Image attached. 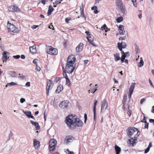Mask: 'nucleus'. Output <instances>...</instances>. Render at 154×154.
<instances>
[{"mask_svg":"<svg viewBox=\"0 0 154 154\" xmlns=\"http://www.w3.org/2000/svg\"><path fill=\"white\" fill-rule=\"evenodd\" d=\"M149 83L150 84V85L151 86H152V87L154 88V86L152 84V81H151V80L149 79Z\"/></svg>","mask_w":154,"mask_h":154,"instance_id":"obj_57","label":"nucleus"},{"mask_svg":"<svg viewBox=\"0 0 154 154\" xmlns=\"http://www.w3.org/2000/svg\"><path fill=\"white\" fill-rule=\"evenodd\" d=\"M144 128H145L148 129L149 124L147 122L146 120L145 121Z\"/></svg>","mask_w":154,"mask_h":154,"instance_id":"obj_42","label":"nucleus"},{"mask_svg":"<svg viewBox=\"0 0 154 154\" xmlns=\"http://www.w3.org/2000/svg\"><path fill=\"white\" fill-rule=\"evenodd\" d=\"M92 85V84H91L90 85V86L91 87L90 90L88 91V92L91 91V92L94 93L95 92L97 91V88H95V87L92 88H91V85Z\"/></svg>","mask_w":154,"mask_h":154,"instance_id":"obj_24","label":"nucleus"},{"mask_svg":"<svg viewBox=\"0 0 154 154\" xmlns=\"http://www.w3.org/2000/svg\"><path fill=\"white\" fill-rule=\"evenodd\" d=\"M11 75L12 77H15L16 74L14 71H12L11 72Z\"/></svg>","mask_w":154,"mask_h":154,"instance_id":"obj_37","label":"nucleus"},{"mask_svg":"<svg viewBox=\"0 0 154 154\" xmlns=\"http://www.w3.org/2000/svg\"><path fill=\"white\" fill-rule=\"evenodd\" d=\"M55 148V145H52V146H51V145H49V149L50 151L52 152L54 150Z\"/></svg>","mask_w":154,"mask_h":154,"instance_id":"obj_26","label":"nucleus"},{"mask_svg":"<svg viewBox=\"0 0 154 154\" xmlns=\"http://www.w3.org/2000/svg\"><path fill=\"white\" fill-rule=\"evenodd\" d=\"M74 69V67L73 66L66 65V69L67 73L69 74L72 73Z\"/></svg>","mask_w":154,"mask_h":154,"instance_id":"obj_9","label":"nucleus"},{"mask_svg":"<svg viewBox=\"0 0 154 154\" xmlns=\"http://www.w3.org/2000/svg\"><path fill=\"white\" fill-rule=\"evenodd\" d=\"M33 146L35 149H38L40 147V145H34Z\"/></svg>","mask_w":154,"mask_h":154,"instance_id":"obj_49","label":"nucleus"},{"mask_svg":"<svg viewBox=\"0 0 154 154\" xmlns=\"http://www.w3.org/2000/svg\"><path fill=\"white\" fill-rule=\"evenodd\" d=\"M7 27L10 31L14 33L17 32L19 31V29L17 27H15L13 24L10 23L9 21L8 22Z\"/></svg>","mask_w":154,"mask_h":154,"instance_id":"obj_5","label":"nucleus"},{"mask_svg":"<svg viewBox=\"0 0 154 154\" xmlns=\"http://www.w3.org/2000/svg\"><path fill=\"white\" fill-rule=\"evenodd\" d=\"M66 150L68 151V154H74L73 152L69 151L68 149H67Z\"/></svg>","mask_w":154,"mask_h":154,"instance_id":"obj_64","label":"nucleus"},{"mask_svg":"<svg viewBox=\"0 0 154 154\" xmlns=\"http://www.w3.org/2000/svg\"><path fill=\"white\" fill-rule=\"evenodd\" d=\"M114 60L115 61H117L120 60L121 58L119 57V54L118 53H115L114 55Z\"/></svg>","mask_w":154,"mask_h":154,"instance_id":"obj_21","label":"nucleus"},{"mask_svg":"<svg viewBox=\"0 0 154 154\" xmlns=\"http://www.w3.org/2000/svg\"><path fill=\"white\" fill-rule=\"evenodd\" d=\"M115 149L116 151V154H119L121 151V149L120 147L117 145H115Z\"/></svg>","mask_w":154,"mask_h":154,"instance_id":"obj_22","label":"nucleus"},{"mask_svg":"<svg viewBox=\"0 0 154 154\" xmlns=\"http://www.w3.org/2000/svg\"><path fill=\"white\" fill-rule=\"evenodd\" d=\"M63 86L62 85H59L56 90V92L58 94L59 93L63 90Z\"/></svg>","mask_w":154,"mask_h":154,"instance_id":"obj_18","label":"nucleus"},{"mask_svg":"<svg viewBox=\"0 0 154 154\" xmlns=\"http://www.w3.org/2000/svg\"><path fill=\"white\" fill-rule=\"evenodd\" d=\"M70 19L69 18H66L65 19V21L66 23H69V21L70 20Z\"/></svg>","mask_w":154,"mask_h":154,"instance_id":"obj_58","label":"nucleus"},{"mask_svg":"<svg viewBox=\"0 0 154 154\" xmlns=\"http://www.w3.org/2000/svg\"><path fill=\"white\" fill-rule=\"evenodd\" d=\"M44 119H45V121L46 119V117H47V114H46L45 112H44Z\"/></svg>","mask_w":154,"mask_h":154,"instance_id":"obj_60","label":"nucleus"},{"mask_svg":"<svg viewBox=\"0 0 154 154\" xmlns=\"http://www.w3.org/2000/svg\"><path fill=\"white\" fill-rule=\"evenodd\" d=\"M54 8L53 7L50 5L49 7L48 10V15H50L51 14V13L53 11Z\"/></svg>","mask_w":154,"mask_h":154,"instance_id":"obj_23","label":"nucleus"},{"mask_svg":"<svg viewBox=\"0 0 154 154\" xmlns=\"http://www.w3.org/2000/svg\"><path fill=\"white\" fill-rule=\"evenodd\" d=\"M29 49L30 52L32 54H34L37 51L36 46L35 45L30 47Z\"/></svg>","mask_w":154,"mask_h":154,"instance_id":"obj_17","label":"nucleus"},{"mask_svg":"<svg viewBox=\"0 0 154 154\" xmlns=\"http://www.w3.org/2000/svg\"><path fill=\"white\" fill-rule=\"evenodd\" d=\"M126 57V55L125 54H123L122 55L121 58L125 59V57Z\"/></svg>","mask_w":154,"mask_h":154,"instance_id":"obj_56","label":"nucleus"},{"mask_svg":"<svg viewBox=\"0 0 154 154\" xmlns=\"http://www.w3.org/2000/svg\"><path fill=\"white\" fill-rule=\"evenodd\" d=\"M63 0H56L55 2V3L56 5H57L58 4H60Z\"/></svg>","mask_w":154,"mask_h":154,"instance_id":"obj_45","label":"nucleus"},{"mask_svg":"<svg viewBox=\"0 0 154 154\" xmlns=\"http://www.w3.org/2000/svg\"><path fill=\"white\" fill-rule=\"evenodd\" d=\"M26 85L27 86L29 87L30 86V83L29 82H27L26 84Z\"/></svg>","mask_w":154,"mask_h":154,"instance_id":"obj_62","label":"nucleus"},{"mask_svg":"<svg viewBox=\"0 0 154 154\" xmlns=\"http://www.w3.org/2000/svg\"><path fill=\"white\" fill-rule=\"evenodd\" d=\"M101 29L102 30H105L106 32H107L109 30V29L107 28L105 24H104L103 26H102Z\"/></svg>","mask_w":154,"mask_h":154,"instance_id":"obj_28","label":"nucleus"},{"mask_svg":"<svg viewBox=\"0 0 154 154\" xmlns=\"http://www.w3.org/2000/svg\"><path fill=\"white\" fill-rule=\"evenodd\" d=\"M85 33L87 35V39H88V38H91V34L89 33V32H88L87 31H86L85 32Z\"/></svg>","mask_w":154,"mask_h":154,"instance_id":"obj_44","label":"nucleus"},{"mask_svg":"<svg viewBox=\"0 0 154 154\" xmlns=\"http://www.w3.org/2000/svg\"><path fill=\"white\" fill-rule=\"evenodd\" d=\"M59 106L62 109H68L71 107V104L68 100H64L60 102Z\"/></svg>","mask_w":154,"mask_h":154,"instance_id":"obj_4","label":"nucleus"},{"mask_svg":"<svg viewBox=\"0 0 154 154\" xmlns=\"http://www.w3.org/2000/svg\"><path fill=\"white\" fill-rule=\"evenodd\" d=\"M116 5L119 8H121L123 6V3L121 0H117Z\"/></svg>","mask_w":154,"mask_h":154,"instance_id":"obj_19","label":"nucleus"},{"mask_svg":"<svg viewBox=\"0 0 154 154\" xmlns=\"http://www.w3.org/2000/svg\"><path fill=\"white\" fill-rule=\"evenodd\" d=\"M83 44L80 43L76 48V52L79 53L81 52L83 50Z\"/></svg>","mask_w":154,"mask_h":154,"instance_id":"obj_12","label":"nucleus"},{"mask_svg":"<svg viewBox=\"0 0 154 154\" xmlns=\"http://www.w3.org/2000/svg\"><path fill=\"white\" fill-rule=\"evenodd\" d=\"M123 20V17H118L116 19V21L118 23H120Z\"/></svg>","mask_w":154,"mask_h":154,"instance_id":"obj_34","label":"nucleus"},{"mask_svg":"<svg viewBox=\"0 0 154 154\" xmlns=\"http://www.w3.org/2000/svg\"><path fill=\"white\" fill-rule=\"evenodd\" d=\"M23 112L26 115V116L29 118V117L30 115L31 114V112L29 111H24V110H23Z\"/></svg>","mask_w":154,"mask_h":154,"instance_id":"obj_30","label":"nucleus"},{"mask_svg":"<svg viewBox=\"0 0 154 154\" xmlns=\"http://www.w3.org/2000/svg\"><path fill=\"white\" fill-rule=\"evenodd\" d=\"M17 85V84L16 83L13 82H11L10 83H7V84L6 85L5 87H7L9 86H11Z\"/></svg>","mask_w":154,"mask_h":154,"instance_id":"obj_27","label":"nucleus"},{"mask_svg":"<svg viewBox=\"0 0 154 154\" xmlns=\"http://www.w3.org/2000/svg\"><path fill=\"white\" fill-rule=\"evenodd\" d=\"M81 17H84L85 20H86V18L84 15V12H81Z\"/></svg>","mask_w":154,"mask_h":154,"instance_id":"obj_50","label":"nucleus"},{"mask_svg":"<svg viewBox=\"0 0 154 154\" xmlns=\"http://www.w3.org/2000/svg\"><path fill=\"white\" fill-rule=\"evenodd\" d=\"M20 55H17L14 56L13 57L14 59H18L20 58Z\"/></svg>","mask_w":154,"mask_h":154,"instance_id":"obj_48","label":"nucleus"},{"mask_svg":"<svg viewBox=\"0 0 154 154\" xmlns=\"http://www.w3.org/2000/svg\"><path fill=\"white\" fill-rule=\"evenodd\" d=\"M45 50L47 54L50 55H56L57 54V49L50 46L47 47Z\"/></svg>","mask_w":154,"mask_h":154,"instance_id":"obj_3","label":"nucleus"},{"mask_svg":"<svg viewBox=\"0 0 154 154\" xmlns=\"http://www.w3.org/2000/svg\"><path fill=\"white\" fill-rule=\"evenodd\" d=\"M144 62L142 59V57L140 58V61L139 63V64L138 65V66L139 67H141L143 66V65Z\"/></svg>","mask_w":154,"mask_h":154,"instance_id":"obj_33","label":"nucleus"},{"mask_svg":"<svg viewBox=\"0 0 154 154\" xmlns=\"http://www.w3.org/2000/svg\"><path fill=\"white\" fill-rule=\"evenodd\" d=\"M135 51L136 54H137L140 51L139 46L136 44H135Z\"/></svg>","mask_w":154,"mask_h":154,"instance_id":"obj_31","label":"nucleus"},{"mask_svg":"<svg viewBox=\"0 0 154 154\" xmlns=\"http://www.w3.org/2000/svg\"><path fill=\"white\" fill-rule=\"evenodd\" d=\"M66 71H64L63 72V76L65 78H66L67 77H68V76L66 75Z\"/></svg>","mask_w":154,"mask_h":154,"instance_id":"obj_46","label":"nucleus"},{"mask_svg":"<svg viewBox=\"0 0 154 154\" xmlns=\"http://www.w3.org/2000/svg\"><path fill=\"white\" fill-rule=\"evenodd\" d=\"M49 28L50 29H52L53 30H54V29L53 26L52 25H50L49 26Z\"/></svg>","mask_w":154,"mask_h":154,"instance_id":"obj_55","label":"nucleus"},{"mask_svg":"<svg viewBox=\"0 0 154 154\" xmlns=\"http://www.w3.org/2000/svg\"><path fill=\"white\" fill-rule=\"evenodd\" d=\"M127 96L126 95H124L123 99L122 100V104H123V108L125 109V105L127 102Z\"/></svg>","mask_w":154,"mask_h":154,"instance_id":"obj_20","label":"nucleus"},{"mask_svg":"<svg viewBox=\"0 0 154 154\" xmlns=\"http://www.w3.org/2000/svg\"><path fill=\"white\" fill-rule=\"evenodd\" d=\"M10 10L9 11L11 12H18L20 11V9L17 6L14 5H12L9 7Z\"/></svg>","mask_w":154,"mask_h":154,"instance_id":"obj_13","label":"nucleus"},{"mask_svg":"<svg viewBox=\"0 0 154 154\" xmlns=\"http://www.w3.org/2000/svg\"><path fill=\"white\" fill-rule=\"evenodd\" d=\"M152 145H149L148 147L145 150L144 153H147L149 151L150 148L152 146Z\"/></svg>","mask_w":154,"mask_h":154,"instance_id":"obj_36","label":"nucleus"},{"mask_svg":"<svg viewBox=\"0 0 154 154\" xmlns=\"http://www.w3.org/2000/svg\"><path fill=\"white\" fill-rule=\"evenodd\" d=\"M12 136H13V134L11 132V131L9 135V136L8 137L9 138L8 139V140H9L11 139L12 137Z\"/></svg>","mask_w":154,"mask_h":154,"instance_id":"obj_43","label":"nucleus"},{"mask_svg":"<svg viewBox=\"0 0 154 154\" xmlns=\"http://www.w3.org/2000/svg\"><path fill=\"white\" fill-rule=\"evenodd\" d=\"M40 142L38 141H37L36 140L34 139L33 144H40Z\"/></svg>","mask_w":154,"mask_h":154,"instance_id":"obj_41","label":"nucleus"},{"mask_svg":"<svg viewBox=\"0 0 154 154\" xmlns=\"http://www.w3.org/2000/svg\"><path fill=\"white\" fill-rule=\"evenodd\" d=\"M135 85V83H132L131 85L130 86V88L129 89V94L128 95V97L129 98V101L128 102V103L127 104L128 106V109H129V107L130 106V104H129V102H130V99L131 98V96L133 93L134 90V88Z\"/></svg>","mask_w":154,"mask_h":154,"instance_id":"obj_6","label":"nucleus"},{"mask_svg":"<svg viewBox=\"0 0 154 154\" xmlns=\"http://www.w3.org/2000/svg\"><path fill=\"white\" fill-rule=\"evenodd\" d=\"M65 122L69 128L71 129H75L76 126L82 127L83 124V122L77 118L76 116L72 115L67 116Z\"/></svg>","mask_w":154,"mask_h":154,"instance_id":"obj_2","label":"nucleus"},{"mask_svg":"<svg viewBox=\"0 0 154 154\" xmlns=\"http://www.w3.org/2000/svg\"><path fill=\"white\" fill-rule=\"evenodd\" d=\"M126 39V37L125 36L121 37L119 38V40L121 39L122 40H124Z\"/></svg>","mask_w":154,"mask_h":154,"instance_id":"obj_52","label":"nucleus"},{"mask_svg":"<svg viewBox=\"0 0 154 154\" xmlns=\"http://www.w3.org/2000/svg\"><path fill=\"white\" fill-rule=\"evenodd\" d=\"M35 70L37 71H40L41 70V68L39 66H37L35 68Z\"/></svg>","mask_w":154,"mask_h":154,"instance_id":"obj_53","label":"nucleus"},{"mask_svg":"<svg viewBox=\"0 0 154 154\" xmlns=\"http://www.w3.org/2000/svg\"><path fill=\"white\" fill-rule=\"evenodd\" d=\"M101 103V112L103 113L105 112L108 106L106 100L104 99Z\"/></svg>","mask_w":154,"mask_h":154,"instance_id":"obj_8","label":"nucleus"},{"mask_svg":"<svg viewBox=\"0 0 154 154\" xmlns=\"http://www.w3.org/2000/svg\"><path fill=\"white\" fill-rule=\"evenodd\" d=\"M84 118L85 119L84 123H85L86 122V121L87 119V115L85 113L84 114Z\"/></svg>","mask_w":154,"mask_h":154,"instance_id":"obj_47","label":"nucleus"},{"mask_svg":"<svg viewBox=\"0 0 154 154\" xmlns=\"http://www.w3.org/2000/svg\"><path fill=\"white\" fill-rule=\"evenodd\" d=\"M118 47L120 51L122 50V49L123 48V47L121 46L122 45L120 43H118L117 44Z\"/></svg>","mask_w":154,"mask_h":154,"instance_id":"obj_35","label":"nucleus"},{"mask_svg":"<svg viewBox=\"0 0 154 154\" xmlns=\"http://www.w3.org/2000/svg\"><path fill=\"white\" fill-rule=\"evenodd\" d=\"M25 99L24 98H21L20 99V102L21 103H23V102H25Z\"/></svg>","mask_w":154,"mask_h":154,"instance_id":"obj_51","label":"nucleus"},{"mask_svg":"<svg viewBox=\"0 0 154 154\" xmlns=\"http://www.w3.org/2000/svg\"><path fill=\"white\" fill-rule=\"evenodd\" d=\"M145 101V99H144L143 98L141 99L140 101V103L142 104Z\"/></svg>","mask_w":154,"mask_h":154,"instance_id":"obj_59","label":"nucleus"},{"mask_svg":"<svg viewBox=\"0 0 154 154\" xmlns=\"http://www.w3.org/2000/svg\"><path fill=\"white\" fill-rule=\"evenodd\" d=\"M9 53L6 51H4L2 53L3 56L2 59L3 62L6 61V60L9 58V57H8L9 55Z\"/></svg>","mask_w":154,"mask_h":154,"instance_id":"obj_10","label":"nucleus"},{"mask_svg":"<svg viewBox=\"0 0 154 154\" xmlns=\"http://www.w3.org/2000/svg\"><path fill=\"white\" fill-rule=\"evenodd\" d=\"M49 82H48L47 86L46 87V92L47 96L48 95L49 90L51 89L52 88H51V81L50 80H48Z\"/></svg>","mask_w":154,"mask_h":154,"instance_id":"obj_16","label":"nucleus"},{"mask_svg":"<svg viewBox=\"0 0 154 154\" xmlns=\"http://www.w3.org/2000/svg\"><path fill=\"white\" fill-rule=\"evenodd\" d=\"M94 105L93 106V112L94 114V121H96V106L97 103V102L96 100H94Z\"/></svg>","mask_w":154,"mask_h":154,"instance_id":"obj_11","label":"nucleus"},{"mask_svg":"<svg viewBox=\"0 0 154 154\" xmlns=\"http://www.w3.org/2000/svg\"><path fill=\"white\" fill-rule=\"evenodd\" d=\"M91 9L92 10H95L96 9H97V7L96 6H94L91 8Z\"/></svg>","mask_w":154,"mask_h":154,"instance_id":"obj_61","label":"nucleus"},{"mask_svg":"<svg viewBox=\"0 0 154 154\" xmlns=\"http://www.w3.org/2000/svg\"><path fill=\"white\" fill-rule=\"evenodd\" d=\"M151 112L152 113H154V105L152 107V110Z\"/></svg>","mask_w":154,"mask_h":154,"instance_id":"obj_63","label":"nucleus"},{"mask_svg":"<svg viewBox=\"0 0 154 154\" xmlns=\"http://www.w3.org/2000/svg\"><path fill=\"white\" fill-rule=\"evenodd\" d=\"M88 41L89 42V43L91 45H92L94 46H96L93 43V40L90 39L89 38H88Z\"/></svg>","mask_w":154,"mask_h":154,"instance_id":"obj_40","label":"nucleus"},{"mask_svg":"<svg viewBox=\"0 0 154 154\" xmlns=\"http://www.w3.org/2000/svg\"><path fill=\"white\" fill-rule=\"evenodd\" d=\"M75 60V57L74 55L69 56L67 60L66 65L73 66V64Z\"/></svg>","mask_w":154,"mask_h":154,"instance_id":"obj_7","label":"nucleus"},{"mask_svg":"<svg viewBox=\"0 0 154 154\" xmlns=\"http://www.w3.org/2000/svg\"><path fill=\"white\" fill-rule=\"evenodd\" d=\"M33 125L35 126V129L36 130H39L40 128V126L39 125L38 123L37 122H36L35 124H34Z\"/></svg>","mask_w":154,"mask_h":154,"instance_id":"obj_32","label":"nucleus"},{"mask_svg":"<svg viewBox=\"0 0 154 154\" xmlns=\"http://www.w3.org/2000/svg\"><path fill=\"white\" fill-rule=\"evenodd\" d=\"M72 138H73V137L70 136H69L66 137L64 139L65 143L68 144L69 142H72L73 141Z\"/></svg>","mask_w":154,"mask_h":154,"instance_id":"obj_14","label":"nucleus"},{"mask_svg":"<svg viewBox=\"0 0 154 154\" xmlns=\"http://www.w3.org/2000/svg\"><path fill=\"white\" fill-rule=\"evenodd\" d=\"M57 141L54 139H51L49 142V144H57Z\"/></svg>","mask_w":154,"mask_h":154,"instance_id":"obj_25","label":"nucleus"},{"mask_svg":"<svg viewBox=\"0 0 154 154\" xmlns=\"http://www.w3.org/2000/svg\"><path fill=\"white\" fill-rule=\"evenodd\" d=\"M60 79V78H56L54 80V82H58Z\"/></svg>","mask_w":154,"mask_h":154,"instance_id":"obj_54","label":"nucleus"},{"mask_svg":"<svg viewBox=\"0 0 154 154\" xmlns=\"http://www.w3.org/2000/svg\"><path fill=\"white\" fill-rule=\"evenodd\" d=\"M127 135L130 139L127 141L128 144H134L137 143V138L140 134L139 130L134 127H129L126 130Z\"/></svg>","mask_w":154,"mask_h":154,"instance_id":"obj_1","label":"nucleus"},{"mask_svg":"<svg viewBox=\"0 0 154 154\" xmlns=\"http://www.w3.org/2000/svg\"><path fill=\"white\" fill-rule=\"evenodd\" d=\"M66 79V85H70V81L69 79L68 78V77H67L66 78H65Z\"/></svg>","mask_w":154,"mask_h":154,"instance_id":"obj_39","label":"nucleus"},{"mask_svg":"<svg viewBox=\"0 0 154 154\" xmlns=\"http://www.w3.org/2000/svg\"><path fill=\"white\" fill-rule=\"evenodd\" d=\"M119 33L120 35H124L125 31L124 30V26L122 25H120L119 27Z\"/></svg>","mask_w":154,"mask_h":154,"instance_id":"obj_15","label":"nucleus"},{"mask_svg":"<svg viewBox=\"0 0 154 154\" xmlns=\"http://www.w3.org/2000/svg\"><path fill=\"white\" fill-rule=\"evenodd\" d=\"M120 44L122 45L121 46L123 47V48H125L127 46V45L126 43L122 41L121 43H120Z\"/></svg>","mask_w":154,"mask_h":154,"instance_id":"obj_38","label":"nucleus"},{"mask_svg":"<svg viewBox=\"0 0 154 154\" xmlns=\"http://www.w3.org/2000/svg\"><path fill=\"white\" fill-rule=\"evenodd\" d=\"M121 12L123 14H125L127 13V11L125 10V7H124L123 6L121 7V8H119Z\"/></svg>","mask_w":154,"mask_h":154,"instance_id":"obj_29","label":"nucleus"}]
</instances>
